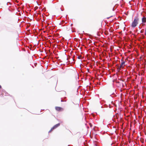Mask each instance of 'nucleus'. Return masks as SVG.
Here are the masks:
<instances>
[{
    "label": "nucleus",
    "instance_id": "f257e3e1",
    "mask_svg": "<svg viewBox=\"0 0 146 146\" xmlns=\"http://www.w3.org/2000/svg\"><path fill=\"white\" fill-rule=\"evenodd\" d=\"M139 21V18L138 17H135L131 25V27L133 28H135L138 25Z\"/></svg>",
    "mask_w": 146,
    "mask_h": 146
},
{
    "label": "nucleus",
    "instance_id": "f03ea898",
    "mask_svg": "<svg viewBox=\"0 0 146 146\" xmlns=\"http://www.w3.org/2000/svg\"><path fill=\"white\" fill-rule=\"evenodd\" d=\"M60 125V123H58L56 125H55L54 126L50 129V130L49 131V133L51 132L52 130H53L54 129L56 128L57 127L59 126Z\"/></svg>",
    "mask_w": 146,
    "mask_h": 146
},
{
    "label": "nucleus",
    "instance_id": "7ed1b4c3",
    "mask_svg": "<svg viewBox=\"0 0 146 146\" xmlns=\"http://www.w3.org/2000/svg\"><path fill=\"white\" fill-rule=\"evenodd\" d=\"M141 20L143 25H144V23H146V17H145L143 16Z\"/></svg>",
    "mask_w": 146,
    "mask_h": 146
},
{
    "label": "nucleus",
    "instance_id": "20e7f679",
    "mask_svg": "<svg viewBox=\"0 0 146 146\" xmlns=\"http://www.w3.org/2000/svg\"><path fill=\"white\" fill-rule=\"evenodd\" d=\"M125 63V62L124 61H123L122 62L120 65L119 68H123L125 66L124 64Z\"/></svg>",
    "mask_w": 146,
    "mask_h": 146
},
{
    "label": "nucleus",
    "instance_id": "39448f33",
    "mask_svg": "<svg viewBox=\"0 0 146 146\" xmlns=\"http://www.w3.org/2000/svg\"><path fill=\"white\" fill-rule=\"evenodd\" d=\"M55 109L58 111H60L61 110H63V109L62 108L58 107H55Z\"/></svg>",
    "mask_w": 146,
    "mask_h": 146
},
{
    "label": "nucleus",
    "instance_id": "423d86ee",
    "mask_svg": "<svg viewBox=\"0 0 146 146\" xmlns=\"http://www.w3.org/2000/svg\"><path fill=\"white\" fill-rule=\"evenodd\" d=\"M145 35H146V30H145Z\"/></svg>",
    "mask_w": 146,
    "mask_h": 146
},
{
    "label": "nucleus",
    "instance_id": "0eeeda50",
    "mask_svg": "<svg viewBox=\"0 0 146 146\" xmlns=\"http://www.w3.org/2000/svg\"><path fill=\"white\" fill-rule=\"evenodd\" d=\"M1 88V85H0V88Z\"/></svg>",
    "mask_w": 146,
    "mask_h": 146
}]
</instances>
